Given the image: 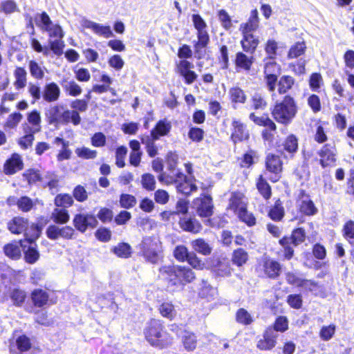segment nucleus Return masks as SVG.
Listing matches in <instances>:
<instances>
[{"label":"nucleus","instance_id":"4","mask_svg":"<svg viewBox=\"0 0 354 354\" xmlns=\"http://www.w3.org/2000/svg\"><path fill=\"white\" fill-rule=\"evenodd\" d=\"M140 252L145 261L156 264L159 261L161 242L156 238L146 236L140 244Z\"/></svg>","mask_w":354,"mask_h":354},{"label":"nucleus","instance_id":"30","mask_svg":"<svg viewBox=\"0 0 354 354\" xmlns=\"http://www.w3.org/2000/svg\"><path fill=\"white\" fill-rule=\"evenodd\" d=\"M171 125L167 120H161L158 122L154 129L151 130V135L160 136L167 135L171 130Z\"/></svg>","mask_w":354,"mask_h":354},{"label":"nucleus","instance_id":"9","mask_svg":"<svg viewBox=\"0 0 354 354\" xmlns=\"http://www.w3.org/2000/svg\"><path fill=\"white\" fill-rule=\"evenodd\" d=\"M277 337V333L274 332L272 327L268 328L263 335V338L257 342V348L262 351L272 349L276 346Z\"/></svg>","mask_w":354,"mask_h":354},{"label":"nucleus","instance_id":"44","mask_svg":"<svg viewBox=\"0 0 354 354\" xmlns=\"http://www.w3.org/2000/svg\"><path fill=\"white\" fill-rule=\"evenodd\" d=\"M230 99L232 102L235 103H245L246 100V95L244 91L239 87H234L230 89L229 91Z\"/></svg>","mask_w":354,"mask_h":354},{"label":"nucleus","instance_id":"38","mask_svg":"<svg viewBox=\"0 0 354 354\" xmlns=\"http://www.w3.org/2000/svg\"><path fill=\"white\" fill-rule=\"evenodd\" d=\"M14 74L16 79L14 84L16 88L20 89L25 87L26 84L27 75L26 70L22 67H17L15 69Z\"/></svg>","mask_w":354,"mask_h":354},{"label":"nucleus","instance_id":"7","mask_svg":"<svg viewBox=\"0 0 354 354\" xmlns=\"http://www.w3.org/2000/svg\"><path fill=\"white\" fill-rule=\"evenodd\" d=\"M193 205L200 217H209L213 214L214 205L210 196L196 198L193 202Z\"/></svg>","mask_w":354,"mask_h":354},{"label":"nucleus","instance_id":"20","mask_svg":"<svg viewBox=\"0 0 354 354\" xmlns=\"http://www.w3.org/2000/svg\"><path fill=\"white\" fill-rule=\"evenodd\" d=\"M266 167L267 170L277 175L282 170V162L279 156L269 153L266 157Z\"/></svg>","mask_w":354,"mask_h":354},{"label":"nucleus","instance_id":"36","mask_svg":"<svg viewBox=\"0 0 354 354\" xmlns=\"http://www.w3.org/2000/svg\"><path fill=\"white\" fill-rule=\"evenodd\" d=\"M257 187L265 199H269L271 197V187L261 175L258 179Z\"/></svg>","mask_w":354,"mask_h":354},{"label":"nucleus","instance_id":"61","mask_svg":"<svg viewBox=\"0 0 354 354\" xmlns=\"http://www.w3.org/2000/svg\"><path fill=\"white\" fill-rule=\"evenodd\" d=\"M216 290L209 284H208L207 281L203 280L202 287L201 288L199 295L202 297H205L207 298V299H209L210 298L214 296Z\"/></svg>","mask_w":354,"mask_h":354},{"label":"nucleus","instance_id":"60","mask_svg":"<svg viewBox=\"0 0 354 354\" xmlns=\"http://www.w3.org/2000/svg\"><path fill=\"white\" fill-rule=\"evenodd\" d=\"M305 49V44L298 42L290 48L288 57L290 59L298 57L304 53Z\"/></svg>","mask_w":354,"mask_h":354},{"label":"nucleus","instance_id":"11","mask_svg":"<svg viewBox=\"0 0 354 354\" xmlns=\"http://www.w3.org/2000/svg\"><path fill=\"white\" fill-rule=\"evenodd\" d=\"M318 153L321 158L319 162L323 168L330 166L336 160L335 148L330 145H325Z\"/></svg>","mask_w":354,"mask_h":354},{"label":"nucleus","instance_id":"17","mask_svg":"<svg viewBox=\"0 0 354 354\" xmlns=\"http://www.w3.org/2000/svg\"><path fill=\"white\" fill-rule=\"evenodd\" d=\"M23 162L18 155H13L4 164V172L7 175H12L23 169Z\"/></svg>","mask_w":354,"mask_h":354},{"label":"nucleus","instance_id":"6","mask_svg":"<svg viewBox=\"0 0 354 354\" xmlns=\"http://www.w3.org/2000/svg\"><path fill=\"white\" fill-rule=\"evenodd\" d=\"M75 227L80 232L84 233L88 227L95 228L98 224L96 217L90 214H77L73 218Z\"/></svg>","mask_w":354,"mask_h":354},{"label":"nucleus","instance_id":"64","mask_svg":"<svg viewBox=\"0 0 354 354\" xmlns=\"http://www.w3.org/2000/svg\"><path fill=\"white\" fill-rule=\"evenodd\" d=\"M97 216L102 223H107L112 221L113 212L111 209L104 207L100 209Z\"/></svg>","mask_w":354,"mask_h":354},{"label":"nucleus","instance_id":"5","mask_svg":"<svg viewBox=\"0 0 354 354\" xmlns=\"http://www.w3.org/2000/svg\"><path fill=\"white\" fill-rule=\"evenodd\" d=\"M306 233L303 228H297L292 232L291 236H283L279 240V244L283 247L284 252V257L289 260L294 254V250L291 247V244L297 246L305 241Z\"/></svg>","mask_w":354,"mask_h":354},{"label":"nucleus","instance_id":"23","mask_svg":"<svg viewBox=\"0 0 354 354\" xmlns=\"http://www.w3.org/2000/svg\"><path fill=\"white\" fill-rule=\"evenodd\" d=\"M194 250L204 256L209 255L212 252V248L208 242L202 238L196 239L191 242Z\"/></svg>","mask_w":354,"mask_h":354},{"label":"nucleus","instance_id":"16","mask_svg":"<svg viewBox=\"0 0 354 354\" xmlns=\"http://www.w3.org/2000/svg\"><path fill=\"white\" fill-rule=\"evenodd\" d=\"M60 95V89L55 82L46 84L42 92V97L47 102L57 101Z\"/></svg>","mask_w":354,"mask_h":354},{"label":"nucleus","instance_id":"33","mask_svg":"<svg viewBox=\"0 0 354 354\" xmlns=\"http://www.w3.org/2000/svg\"><path fill=\"white\" fill-rule=\"evenodd\" d=\"M160 315L170 320L174 319L176 315V310L174 305L171 302H163L158 308Z\"/></svg>","mask_w":354,"mask_h":354},{"label":"nucleus","instance_id":"2","mask_svg":"<svg viewBox=\"0 0 354 354\" xmlns=\"http://www.w3.org/2000/svg\"><path fill=\"white\" fill-rule=\"evenodd\" d=\"M163 328L162 322L159 319H152L147 324L144 333L151 345L163 348L171 344L172 337L163 330Z\"/></svg>","mask_w":354,"mask_h":354},{"label":"nucleus","instance_id":"35","mask_svg":"<svg viewBox=\"0 0 354 354\" xmlns=\"http://www.w3.org/2000/svg\"><path fill=\"white\" fill-rule=\"evenodd\" d=\"M63 109L64 107L62 106H54L48 110L46 116L49 124H57L59 122Z\"/></svg>","mask_w":354,"mask_h":354},{"label":"nucleus","instance_id":"25","mask_svg":"<svg viewBox=\"0 0 354 354\" xmlns=\"http://www.w3.org/2000/svg\"><path fill=\"white\" fill-rule=\"evenodd\" d=\"M64 91L69 95L76 97L82 93V89L74 80H63L61 82Z\"/></svg>","mask_w":354,"mask_h":354},{"label":"nucleus","instance_id":"31","mask_svg":"<svg viewBox=\"0 0 354 354\" xmlns=\"http://www.w3.org/2000/svg\"><path fill=\"white\" fill-rule=\"evenodd\" d=\"M20 243H8L3 248V251L5 254L12 259H19L21 256Z\"/></svg>","mask_w":354,"mask_h":354},{"label":"nucleus","instance_id":"41","mask_svg":"<svg viewBox=\"0 0 354 354\" xmlns=\"http://www.w3.org/2000/svg\"><path fill=\"white\" fill-rule=\"evenodd\" d=\"M111 251L118 257L128 258L131 256V248L128 243H121L113 248Z\"/></svg>","mask_w":354,"mask_h":354},{"label":"nucleus","instance_id":"59","mask_svg":"<svg viewBox=\"0 0 354 354\" xmlns=\"http://www.w3.org/2000/svg\"><path fill=\"white\" fill-rule=\"evenodd\" d=\"M274 332H285L288 328V322L286 317L280 316L274 322V326L272 328Z\"/></svg>","mask_w":354,"mask_h":354},{"label":"nucleus","instance_id":"13","mask_svg":"<svg viewBox=\"0 0 354 354\" xmlns=\"http://www.w3.org/2000/svg\"><path fill=\"white\" fill-rule=\"evenodd\" d=\"M19 243L24 253L25 261L30 264L36 263L40 257L37 245L35 243V246H32V244L27 246L26 241L22 240L19 241Z\"/></svg>","mask_w":354,"mask_h":354},{"label":"nucleus","instance_id":"8","mask_svg":"<svg viewBox=\"0 0 354 354\" xmlns=\"http://www.w3.org/2000/svg\"><path fill=\"white\" fill-rule=\"evenodd\" d=\"M180 227L185 232L192 234H198L202 230L201 223L195 218L194 216L188 215L182 216L178 222Z\"/></svg>","mask_w":354,"mask_h":354},{"label":"nucleus","instance_id":"57","mask_svg":"<svg viewBox=\"0 0 354 354\" xmlns=\"http://www.w3.org/2000/svg\"><path fill=\"white\" fill-rule=\"evenodd\" d=\"M75 153L78 157L84 159H94L97 156V151L95 150H91L87 147L77 148L75 150Z\"/></svg>","mask_w":354,"mask_h":354},{"label":"nucleus","instance_id":"34","mask_svg":"<svg viewBox=\"0 0 354 354\" xmlns=\"http://www.w3.org/2000/svg\"><path fill=\"white\" fill-rule=\"evenodd\" d=\"M73 197L68 194H59L55 198L54 203L56 207L66 209L71 207L73 204Z\"/></svg>","mask_w":354,"mask_h":354},{"label":"nucleus","instance_id":"37","mask_svg":"<svg viewBox=\"0 0 354 354\" xmlns=\"http://www.w3.org/2000/svg\"><path fill=\"white\" fill-rule=\"evenodd\" d=\"M259 26L258 11L253 10L251 12L248 21L244 24L242 32H252Z\"/></svg>","mask_w":354,"mask_h":354},{"label":"nucleus","instance_id":"45","mask_svg":"<svg viewBox=\"0 0 354 354\" xmlns=\"http://www.w3.org/2000/svg\"><path fill=\"white\" fill-rule=\"evenodd\" d=\"M17 205L18 209L23 212H28L32 209L35 203L30 198L24 196L17 200Z\"/></svg>","mask_w":354,"mask_h":354},{"label":"nucleus","instance_id":"42","mask_svg":"<svg viewBox=\"0 0 354 354\" xmlns=\"http://www.w3.org/2000/svg\"><path fill=\"white\" fill-rule=\"evenodd\" d=\"M236 321L242 325H250L253 322L252 315L245 309L239 308L236 313Z\"/></svg>","mask_w":354,"mask_h":354},{"label":"nucleus","instance_id":"47","mask_svg":"<svg viewBox=\"0 0 354 354\" xmlns=\"http://www.w3.org/2000/svg\"><path fill=\"white\" fill-rule=\"evenodd\" d=\"M283 147L284 149L290 153L296 152L298 149V140L297 137L293 134L288 136L283 143Z\"/></svg>","mask_w":354,"mask_h":354},{"label":"nucleus","instance_id":"10","mask_svg":"<svg viewBox=\"0 0 354 354\" xmlns=\"http://www.w3.org/2000/svg\"><path fill=\"white\" fill-rule=\"evenodd\" d=\"M233 131L231 135L232 142L236 144L249 138V132L246 129V125L239 120L232 121Z\"/></svg>","mask_w":354,"mask_h":354},{"label":"nucleus","instance_id":"40","mask_svg":"<svg viewBox=\"0 0 354 354\" xmlns=\"http://www.w3.org/2000/svg\"><path fill=\"white\" fill-rule=\"evenodd\" d=\"M182 338L184 347L187 351H191L196 348L197 340L194 333L186 330V332H184Z\"/></svg>","mask_w":354,"mask_h":354},{"label":"nucleus","instance_id":"1","mask_svg":"<svg viewBox=\"0 0 354 354\" xmlns=\"http://www.w3.org/2000/svg\"><path fill=\"white\" fill-rule=\"evenodd\" d=\"M159 274L169 286L178 288L192 282L196 278L195 273L190 268L178 265L162 266L159 268Z\"/></svg>","mask_w":354,"mask_h":354},{"label":"nucleus","instance_id":"3","mask_svg":"<svg viewBox=\"0 0 354 354\" xmlns=\"http://www.w3.org/2000/svg\"><path fill=\"white\" fill-rule=\"evenodd\" d=\"M297 112V107L294 98L286 95L283 100L276 102L272 109V115L277 122L287 125L292 122Z\"/></svg>","mask_w":354,"mask_h":354},{"label":"nucleus","instance_id":"32","mask_svg":"<svg viewBox=\"0 0 354 354\" xmlns=\"http://www.w3.org/2000/svg\"><path fill=\"white\" fill-rule=\"evenodd\" d=\"M295 84V80L290 75H283L278 82V92L280 94L286 93L292 88Z\"/></svg>","mask_w":354,"mask_h":354},{"label":"nucleus","instance_id":"27","mask_svg":"<svg viewBox=\"0 0 354 354\" xmlns=\"http://www.w3.org/2000/svg\"><path fill=\"white\" fill-rule=\"evenodd\" d=\"M48 294L42 289H35L31 293V299L37 307H42L47 304Z\"/></svg>","mask_w":354,"mask_h":354},{"label":"nucleus","instance_id":"28","mask_svg":"<svg viewBox=\"0 0 354 354\" xmlns=\"http://www.w3.org/2000/svg\"><path fill=\"white\" fill-rule=\"evenodd\" d=\"M285 214L284 207L280 199L275 201L274 206L270 208L268 216L274 221H280L282 220Z\"/></svg>","mask_w":354,"mask_h":354},{"label":"nucleus","instance_id":"62","mask_svg":"<svg viewBox=\"0 0 354 354\" xmlns=\"http://www.w3.org/2000/svg\"><path fill=\"white\" fill-rule=\"evenodd\" d=\"M73 197L79 202H84L88 198V194L85 188L79 185H77L73 192Z\"/></svg>","mask_w":354,"mask_h":354},{"label":"nucleus","instance_id":"22","mask_svg":"<svg viewBox=\"0 0 354 354\" xmlns=\"http://www.w3.org/2000/svg\"><path fill=\"white\" fill-rule=\"evenodd\" d=\"M42 229L43 226L38 223H32L30 227L28 226L24 233L26 242L29 244L35 243V241L40 236Z\"/></svg>","mask_w":354,"mask_h":354},{"label":"nucleus","instance_id":"15","mask_svg":"<svg viewBox=\"0 0 354 354\" xmlns=\"http://www.w3.org/2000/svg\"><path fill=\"white\" fill-rule=\"evenodd\" d=\"M243 38L241 41L243 50L248 53L253 54L259 43L251 32H243Z\"/></svg>","mask_w":354,"mask_h":354},{"label":"nucleus","instance_id":"12","mask_svg":"<svg viewBox=\"0 0 354 354\" xmlns=\"http://www.w3.org/2000/svg\"><path fill=\"white\" fill-rule=\"evenodd\" d=\"M197 38L198 40L194 41V48L195 57L199 59L204 55L202 49L206 48L209 43V35L205 29L197 31Z\"/></svg>","mask_w":354,"mask_h":354},{"label":"nucleus","instance_id":"51","mask_svg":"<svg viewBox=\"0 0 354 354\" xmlns=\"http://www.w3.org/2000/svg\"><path fill=\"white\" fill-rule=\"evenodd\" d=\"M252 106L254 109L263 110L267 106L264 96L259 93H254L252 97Z\"/></svg>","mask_w":354,"mask_h":354},{"label":"nucleus","instance_id":"58","mask_svg":"<svg viewBox=\"0 0 354 354\" xmlns=\"http://www.w3.org/2000/svg\"><path fill=\"white\" fill-rule=\"evenodd\" d=\"M277 43L274 40L269 39L265 47V51L268 55V57L266 58L264 61H267V59H274L277 54Z\"/></svg>","mask_w":354,"mask_h":354},{"label":"nucleus","instance_id":"26","mask_svg":"<svg viewBox=\"0 0 354 354\" xmlns=\"http://www.w3.org/2000/svg\"><path fill=\"white\" fill-rule=\"evenodd\" d=\"M264 270L266 274L270 277L274 279L277 277L281 272V265L279 262L268 259L264 262Z\"/></svg>","mask_w":354,"mask_h":354},{"label":"nucleus","instance_id":"53","mask_svg":"<svg viewBox=\"0 0 354 354\" xmlns=\"http://www.w3.org/2000/svg\"><path fill=\"white\" fill-rule=\"evenodd\" d=\"M237 216L241 221L248 226H253L256 224L254 216L252 213L248 212L247 208L239 212Z\"/></svg>","mask_w":354,"mask_h":354},{"label":"nucleus","instance_id":"54","mask_svg":"<svg viewBox=\"0 0 354 354\" xmlns=\"http://www.w3.org/2000/svg\"><path fill=\"white\" fill-rule=\"evenodd\" d=\"M268 61H265V66H264V74L265 75H274L279 73L280 66L274 61H271L272 59H267Z\"/></svg>","mask_w":354,"mask_h":354},{"label":"nucleus","instance_id":"29","mask_svg":"<svg viewBox=\"0 0 354 354\" xmlns=\"http://www.w3.org/2000/svg\"><path fill=\"white\" fill-rule=\"evenodd\" d=\"M50 218L57 224H65L69 221L70 215L66 209L55 208Z\"/></svg>","mask_w":354,"mask_h":354},{"label":"nucleus","instance_id":"49","mask_svg":"<svg viewBox=\"0 0 354 354\" xmlns=\"http://www.w3.org/2000/svg\"><path fill=\"white\" fill-rule=\"evenodd\" d=\"M23 176L26 178L29 185L36 183L37 182L44 181V178H42L39 171L35 169H29L26 171L23 174Z\"/></svg>","mask_w":354,"mask_h":354},{"label":"nucleus","instance_id":"39","mask_svg":"<svg viewBox=\"0 0 354 354\" xmlns=\"http://www.w3.org/2000/svg\"><path fill=\"white\" fill-rule=\"evenodd\" d=\"M229 208L236 214L246 208L242 198L236 194H233L230 199Z\"/></svg>","mask_w":354,"mask_h":354},{"label":"nucleus","instance_id":"56","mask_svg":"<svg viewBox=\"0 0 354 354\" xmlns=\"http://www.w3.org/2000/svg\"><path fill=\"white\" fill-rule=\"evenodd\" d=\"M120 205L126 209H129L136 204V199L133 195L122 194L120 198Z\"/></svg>","mask_w":354,"mask_h":354},{"label":"nucleus","instance_id":"43","mask_svg":"<svg viewBox=\"0 0 354 354\" xmlns=\"http://www.w3.org/2000/svg\"><path fill=\"white\" fill-rule=\"evenodd\" d=\"M248 259V253L242 248L235 250L232 254V262L237 266H241L246 263Z\"/></svg>","mask_w":354,"mask_h":354},{"label":"nucleus","instance_id":"24","mask_svg":"<svg viewBox=\"0 0 354 354\" xmlns=\"http://www.w3.org/2000/svg\"><path fill=\"white\" fill-rule=\"evenodd\" d=\"M9 297L14 306L21 307L25 302L27 295L24 290L19 288H14L10 289Z\"/></svg>","mask_w":354,"mask_h":354},{"label":"nucleus","instance_id":"55","mask_svg":"<svg viewBox=\"0 0 354 354\" xmlns=\"http://www.w3.org/2000/svg\"><path fill=\"white\" fill-rule=\"evenodd\" d=\"M190 253L185 245H178L174 250V257L181 262L185 261Z\"/></svg>","mask_w":354,"mask_h":354},{"label":"nucleus","instance_id":"21","mask_svg":"<svg viewBox=\"0 0 354 354\" xmlns=\"http://www.w3.org/2000/svg\"><path fill=\"white\" fill-rule=\"evenodd\" d=\"M254 58L252 55L248 56L243 52H238L236 54L234 63L236 68L248 71L254 63Z\"/></svg>","mask_w":354,"mask_h":354},{"label":"nucleus","instance_id":"48","mask_svg":"<svg viewBox=\"0 0 354 354\" xmlns=\"http://www.w3.org/2000/svg\"><path fill=\"white\" fill-rule=\"evenodd\" d=\"M141 184L145 189L153 191L156 188V180L151 174H144L141 177Z\"/></svg>","mask_w":354,"mask_h":354},{"label":"nucleus","instance_id":"18","mask_svg":"<svg viewBox=\"0 0 354 354\" xmlns=\"http://www.w3.org/2000/svg\"><path fill=\"white\" fill-rule=\"evenodd\" d=\"M84 27L92 30L95 34L109 38L113 35L112 30L109 26H102L92 21L86 20Z\"/></svg>","mask_w":354,"mask_h":354},{"label":"nucleus","instance_id":"52","mask_svg":"<svg viewBox=\"0 0 354 354\" xmlns=\"http://www.w3.org/2000/svg\"><path fill=\"white\" fill-rule=\"evenodd\" d=\"M22 118L23 115L21 113L19 112L13 113L8 115L4 124V127L8 129H14L18 125Z\"/></svg>","mask_w":354,"mask_h":354},{"label":"nucleus","instance_id":"19","mask_svg":"<svg viewBox=\"0 0 354 354\" xmlns=\"http://www.w3.org/2000/svg\"><path fill=\"white\" fill-rule=\"evenodd\" d=\"M178 177L183 179V181L180 183L176 182V187L178 192L182 193L185 195H189L192 192L197 190V186L191 182L186 176L180 173Z\"/></svg>","mask_w":354,"mask_h":354},{"label":"nucleus","instance_id":"14","mask_svg":"<svg viewBox=\"0 0 354 354\" xmlns=\"http://www.w3.org/2000/svg\"><path fill=\"white\" fill-rule=\"evenodd\" d=\"M28 226V220L24 217L17 216L8 223V229L12 234H19L26 232Z\"/></svg>","mask_w":354,"mask_h":354},{"label":"nucleus","instance_id":"46","mask_svg":"<svg viewBox=\"0 0 354 354\" xmlns=\"http://www.w3.org/2000/svg\"><path fill=\"white\" fill-rule=\"evenodd\" d=\"M300 211L307 216H312L317 213V209L311 200H304L300 204Z\"/></svg>","mask_w":354,"mask_h":354},{"label":"nucleus","instance_id":"63","mask_svg":"<svg viewBox=\"0 0 354 354\" xmlns=\"http://www.w3.org/2000/svg\"><path fill=\"white\" fill-rule=\"evenodd\" d=\"M188 136L194 142H201L203 139L204 131L198 127H191Z\"/></svg>","mask_w":354,"mask_h":354},{"label":"nucleus","instance_id":"50","mask_svg":"<svg viewBox=\"0 0 354 354\" xmlns=\"http://www.w3.org/2000/svg\"><path fill=\"white\" fill-rule=\"evenodd\" d=\"M29 70L30 75L35 79L41 80L44 77V72L42 68L34 60L29 62Z\"/></svg>","mask_w":354,"mask_h":354}]
</instances>
